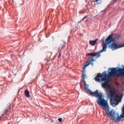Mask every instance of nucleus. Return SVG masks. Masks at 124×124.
I'll return each mask as SVG.
<instances>
[{
	"instance_id": "nucleus-2",
	"label": "nucleus",
	"mask_w": 124,
	"mask_h": 124,
	"mask_svg": "<svg viewBox=\"0 0 124 124\" xmlns=\"http://www.w3.org/2000/svg\"><path fill=\"white\" fill-rule=\"evenodd\" d=\"M106 113L107 116H109V118H111L112 121L114 122H120L122 119L124 118V112L122 111V114L120 116H119V113H117V116L116 118V111L114 109H111L110 111L109 109H107Z\"/></svg>"
},
{
	"instance_id": "nucleus-3",
	"label": "nucleus",
	"mask_w": 124,
	"mask_h": 124,
	"mask_svg": "<svg viewBox=\"0 0 124 124\" xmlns=\"http://www.w3.org/2000/svg\"><path fill=\"white\" fill-rule=\"evenodd\" d=\"M108 47L112 51H115V50H118V49H120V48H124V43L120 44L119 42L110 40Z\"/></svg>"
},
{
	"instance_id": "nucleus-14",
	"label": "nucleus",
	"mask_w": 124,
	"mask_h": 124,
	"mask_svg": "<svg viewBox=\"0 0 124 124\" xmlns=\"http://www.w3.org/2000/svg\"><path fill=\"white\" fill-rule=\"evenodd\" d=\"M86 69H84L83 68L82 69V77H84V76L85 77H87V75H86V71L85 70Z\"/></svg>"
},
{
	"instance_id": "nucleus-28",
	"label": "nucleus",
	"mask_w": 124,
	"mask_h": 124,
	"mask_svg": "<svg viewBox=\"0 0 124 124\" xmlns=\"http://www.w3.org/2000/svg\"><path fill=\"white\" fill-rule=\"evenodd\" d=\"M88 20L87 19V20H86V22H88Z\"/></svg>"
},
{
	"instance_id": "nucleus-24",
	"label": "nucleus",
	"mask_w": 124,
	"mask_h": 124,
	"mask_svg": "<svg viewBox=\"0 0 124 124\" xmlns=\"http://www.w3.org/2000/svg\"><path fill=\"white\" fill-rule=\"evenodd\" d=\"M80 89H82V85H80Z\"/></svg>"
},
{
	"instance_id": "nucleus-22",
	"label": "nucleus",
	"mask_w": 124,
	"mask_h": 124,
	"mask_svg": "<svg viewBox=\"0 0 124 124\" xmlns=\"http://www.w3.org/2000/svg\"><path fill=\"white\" fill-rule=\"evenodd\" d=\"M106 10H107V9H105L104 10H102V12L104 13V12H105V11H106Z\"/></svg>"
},
{
	"instance_id": "nucleus-25",
	"label": "nucleus",
	"mask_w": 124,
	"mask_h": 124,
	"mask_svg": "<svg viewBox=\"0 0 124 124\" xmlns=\"http://www.w3.org/2000/svg\"><path fill=\"white\" fill-rule=\"evenodd\" d=\"M122 91H123V92L124 91V88H123V89H122Z\"/></svg>"
},
{
	"instance_id": "nucleus-7",
	"label": "nucleus",
	"mask_w": 124,
	"mask_h": 124,
	"mask_svg": "<svg viewBox=\"0 0 124 124\" xmlns=\"http://www.w3.org/2000/svg\"><path fill=\"white\" fill-rule=\"evenodd\" d=\"M109 41H110V37H109V35H108V36L107 37V38L105 39V41H104V39H101V42H102V46H108V45H109Z\"/></svg>"
},
{
	"instance_id": "nucleus-27",
	"label": "nucleus",
	"mask_w": 124,
	"mask_h": 124,
	"mask_svg": "<svg viewBox=\"0 0 124 124\" xmlns=\"http://www.w3.org/2000/svg\"><path fill=\"white\" fill-rule=\"evenodd\" d=\"M114 0V1H116V0Z\"/></svg>"
},
{
	"instance_id": "nucleus-10",
	"label": "nucleus",
	"mask_w": 124,
	"mask_h": 124,
	"mask_svg": "<svg viewBox=\"0 0 124 124\" xmlns=\"http://www.w3.org/2000/svg\"><path fill=\"white\" fill-rule=\"evenodd\" d=\"M91 62H94V59L92 61V57H90V60H89L84 65L83 68L86 69L90 64H91Z\"/></svg>"
},
{
	"instance_id": "nucleus-17",
	"label": "nucleus",
	"mask_w": 124,
	"mask_h": 124,
	"mask_svg": "<svg viewBox=\"0 0 124 124\" xmlns=\"http://www.w3.org/2000/svg\"><path fill=\"white\" fill-rule=\"evenodd\" d=\"M58 121L59 122H60L61 123H62V118H59V119H58Z\"/></svg>"
},
{
	"instance_id": "nucleus-18",
	"label": "nucleus",
	"mask_w": 124,
	"mask_h": 124,
	"mask_svg": "<svg viewBox=\"0 0 124 124\" xmlns=\"http://www.w3.org/2000/svg\"><path fill=\"white\" fill-rule=\"evenodd\" d=\"M99 0H95V2H96L97 4H100V3H101V1L99 2Z\"/></svg>"
},
{
	"instance_id": "nucleus-23",
	"label": "nucleus",
	"mask_w": 124,
	"mask_h": 124,
	"mask_svg": "<svg viewBox=\"0 0 124 124\" xmlns=\"http://www.w3.org/2000/svg\"><path fill=\"white\" fill-rule=\"evenodd\" d=\"M90 64H91V65H93V62H91Z\"/></svg>"
},
{
	"instance_id": "nucleus-29",
	"label": "nucleus",
	"mask_w": 124,
	"mask_h": 124,
	"mask_svg": "<svg viewBox=\"0 0 124 124\" xmlns=\"http://www.w3.org/2000/svg\"><path fill=\"white\" fill-rule=\"evenodd\" d=\"M59 49H61V47H59Z\"/></svg>"
},
{
	"instance_id": "nucleus-15",
	"label": "nucleus",
	"mask_w": 124,
	"mask_h": 124,
	"mask_svg": "<svg viewBox=\"0 0 124 124\" xmlns=\"http://www.w3.org/2000/svg\"><path fill=\"white\" fill-rule=\"evenodd\" d=\"M82 78H83V83L84 84V85H86V84H87V83L86 82V80H85V79H86V77L84 75H83V77H82Z\"/></svg>"
},
{
	"instance_id": "nucleus-12",
	"label": "nucleus",
	"mask_w": 124,
	"mask_h": 124,
	"mask_svg": "<svg viewBox=\"0 0 124 124\" xmlns=\"http://www.w3.org/2000/svg\"><path fill=\"white\" fill-rule=\"evenodd\" d=\"M24 93L26 97H27L28 98H29V97H31V95H30V91H29V90H25Z\"/></svg>"
},
{
	"instance_id": "nucleus-19",
	"label": "nucleus",
	"mask_w": 124,
	"mask_h": 124,
	"mask_svg": "<svg viewBox=\"0 0 124 124\" xmlns=\"http://www.w3.org/2000/svg\"><path fill=\"white\" fill-rule=\"evenodd\" d=\"M62 56V52L60 51L58 55V59Z\"/></svg>"
},
{
	"instance_id": "nucleus-8",
	"label": "nucleus",
	"mask_w": 124,
	"mask_h": 124,
	"mask_svg": "<svg viewBox=\"0 0 124 124\" xmlns=\"http://www.w3.org/2000/svg\"><path fill=\"white\" fill-rule=\"evenodd\" d=\"M11 106L10 105H7L6 108L5 110L4 111L3 113L1 114V118H2V117H4V116H6L7 115V113L9 112V110H10Z\"/></svg>"
},
{
	"instance_id": "nucleus-21",
	"label": "nucleus",
	"mask_w": 124,
	"mask_h": 124,
	"mask_svg": "<svg viewBox=\"0 0 124 124\" xmlns=\"http://www.w3.org/2000/svg\"><path fill=\"white\" fill-rule=\"evenodd\" d=\"M84 88H89V85H88V84H85Z\"/></svg>"
},
{
	"instance_id": "nucleus-16",
	"label": "nucleus",
	"mask_w": 124,
	"mask_h": 124,
	"mask_svg": "<svg viewBox=\"0 0 124 124\" xmlns=\"http://www.w3.org/2000/svg\"><path fill=\"white\" fill-rule=\"evenodd\" d=\"M87 18H88V16H84V17L82 19V20H81L79 21V23H81V22L83 21L85 19H87Z\"/></svg>"
},
{
	"instance_id": "nucleus-6",
	"label": "nucleus",
	"mask_w": 124,
	"mask_h": 124,
	"mask_svg": "<svg viewBox=\"0 0 124 124\" xmlns=\"http://www.w3.org/2000/svg\"><path fill=\"white\" fill-rule=\"evenodd\" d=\"M109 35V40L111 41H116V40H119V39H120V38L122 37L121 34L117 35L114 37H113L114 36V34L113 33H111Z\"/></svg>"
},
{
	"instance_id": "nucleus-26",
	"label": "nucleus",
	"mask_w": 124,
	"mask_h": 124,
	"mask_svg": "<svg viewBox=\"0 0 124 124\" xmlns=\"http://www.w3.org/2000/svg\"><path fill=\"white\" fill-rule=\"evenodd\" d=\"M85 93H88V92H87V91H85Z\"/></svg>"
},
{
	"instance_id": "nucleus-11",
	"label": "nucleus",
	"mask_w": 124,
	"mask_h": 124,
	"mask_svg": "<svg viewBox=\"0 0 124 124\" xmlns=\"http://www.w3.org/2000/svg\"><path fill=\"white\" fill-rule=\"evenodd\" d=\"M98 41V39H95V40H90L89 41V44L92 45V46H94L95 44H96V42Z\"/></svg>"
},
{
	"instance_id": "nucleus-4",
	"label": "nucleus",
	"mask_w": 124,
	"mask_h": 124,
	"mask_svg": "<svg viewBox=\"0 0 124 124\" xmlns=\"http://www.w3.org/2000/svg\"><path fill=\"white\" fill-rule=\"evenodd\" d=\"M102 49H101L98 52H91L87 53L86 54V57H88V56H91L92 57V61H93L94 57H96V59H97V58H100L101 56V53H103V52H106V50L107 49V47L106 46H102Z\"/></svg>"
},
{
	"instance_id": "nucleus-20",
	"label": "nucleus",
	"mask_w": 124,
	"mask_h": 124,
	"mask_svg": "<svg viewBox=\"0 0 124 124\" xmlns=\"http://www.w3.org/2000/svg\"><path fill=\"white\" fill-rule=\"evenodd\" d=\"M117 96L118 97H121V93L119 92H118Z\"/></svg>"
},
{
	"instance_id": "nucleus-13",
	"label": "nucleus",
	"mask_w": 124,
	"mask_h": 124,
	"mask_svg": "<svg viewBox=\"0 0 124 124\" xmlns=\"http://www.w3.org/2000/svg\"><path fill=\"white\" fill-rule=\"evenodd\" d=\"M65 44H66V42L63 41V44L61 46V50H62V49H63V47L65 46Z\"/></svg>"
},
{
	"instance_id": "nucleus-5",
	"label": "nucleus",
	"mask_w": 124,
	"mask_h": 124,
	"mask_svg": "<svg viewBox=\"0 0 124 124\" xmlns=\"http://www.w3.org/2000/svg\"><path fill=\"white\" fill-rule=\"evenodd\" d=\"M102 49H101L98 52H91L87 53L86 54V57H88V56H91L92 57V61H93L94 57H96V59H97V58H100L101 56V53H103V52H106V50L107 49V47L106 46H102Z\"/></svg>"
},
{
	"instance_id": "nucleus-1",
	"label": "nucleus",
	"mask_w": 124,
	"mask_h": 124,
	"mask_svg": "<svg viewBox=\"0 0 124 124\" xmlns=\"http://www.w3.org/2000/svg\"><path fill=\"white\" fill-rule=\"evenodd\" d=\"M85 90L89 92V95L91 96H95L97 97L96 102L99 106H101L103 108H109V105H108V102L107 100H105L104 98V95L102 94L101 92H98V90H95L94 92L92 91L91 89L87 88V87L84 88Z\"/></svg>"
},
{
	"instance_id": "nucleus-9",
	"label": "nucleus",
	"mask_w": 124,
	"mask_h": 124,
	"mask_svg": "<svg viewBox=\"0 0 124 124\" xmlns=\"http://www.w3.org/2000/svg\"><path fill=\"white\" fill-rule=\"evenodd\" d=\"M109 99H110V104H115V103L117 102V100H116V99H115L113 95H109Z\"/></svg>"
}]
</instances>
